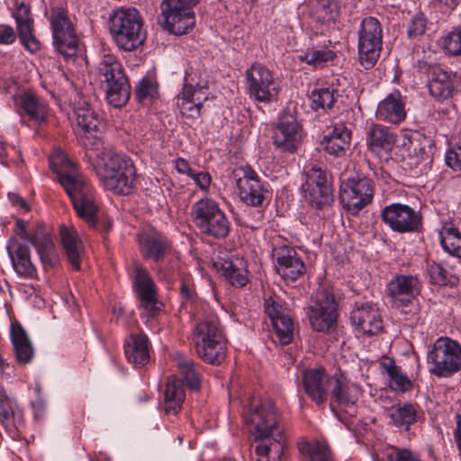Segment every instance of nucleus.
Wrapping results in <instances>:
<instances>
[{"instance_id":"nucleus-25","label":"nucleus","mask_w":461,"mask_h":461,"mask_svg":"<svg viewBox=\"0 0 461 461\" xmlns=\"http://www.w3.org/2000/svg\"><path fill=\"white\" fill-rule=\"evenodd\" d=\"M214 267L233 286L243 287L249 281L247 263L241 258H218Z\"/></svg>"},{"instance_id":"nucleus-30","label":"nucleus","mask_w":461,"mask_h":461,"mask_svg":"<svg viewBox=\"0 0 461 461\" xmlns=\"http://www.w3.org/2000/svg\"><path fill=\"white\" fill-rule=\"evenodd\" d=\"M350 140L351 133L345 126H335L324 135L322 140L323 149L330 155L341 157L348 149Z\"/></svg>"},{"instance_id":"nucleus-15","label":"nucleus","mask_w":461,"mask_h":461,"mask_svg":"<svg viewBox=\"0 0 461 461\" xmlns=\"http://www.w3.org/2000/svg\"><path fill=\"white\" fill-rule=\"evenodd\" d=\"M373 186L367 178L348 179L340 189V201L351 213L357 214L373 199Z\"/></svg>"},{"instance_id":"nucleus-32","label":"nucleus","mask_w":461,"mask_h":461,"mask_svg":"<svg viewBox=\"0 0 461 461\" xmlns=\"http://www.w3.org/2000/svg\"><path fill=\"white\" fill-rule=\"evenodd\" d=\"M59 234L68 262L75 270H79L82 244L77 230L62 226Z\"/></svg>"},{"instance_id":"nucleus-50","label":"nucleus","mask_w":461,"mask_h":461,"mask_svg":"<svg viewBox=\"0 0 461 461\" xmlns=\"http://www.w3.org/2000/svg\"><path fill=\"white\" fill-rule=\"evenodd\" d=\"M335 53L332 50L322 49V50H312L304 55H299L298 59L302 61H305L307 64L319 67L323 63L333 59Z\"/></svg>"},{"instance_id":"nucleus-3","label":"nucleus","mask_w":461,"mask_h":461,"mask_svg":"<svg viewBox=\"0 0 461 461\" xmlns=\"http://www.w3.org/2000/svg\"><path fill=\"white\" fill-rule=\"evenodd\" d=\"M109 32L116 46L124 51H132L146 40L143 20L134 7L118 8L109 16Z\"/></svg>"},{"instance_id":"nucleus-51","label":"nucleus","mask_w":461,"mask_h":461,"mask_svg":"<svg viewBox=\"0 0 461 461\" xmlns=\"http://www.w3.org/2000/svg\"><path fill=\"white\" fill-rule=\"evenodd\" d=\"M273 142L280 150H288V122L285 121V115L280 117L279 122L273 130Z\"/></svg>"},{"instance_id":"nucleus-45","label":"nucleus","mask_w":461,"mask_h":461,"mask_svg":"<svg viewBox=\"0 0 461 461\" xmlns=\"http://www.w3.org/2000/svg\"><path fill=\"white\" fill-rule=\"evenodd\" d=\"M440 243L449 255L461 258V234L453 226H444L440 231Z\"/></svg>"},{"instance_id":"nucleus-42","label":"nucleus","mask_w":461,"mask_h":461,"mask_svg":"<svg viewBox=\"0 0 461 461\" xmlns=\"http://www.w3.org/2000/svg\"><path fill=\"white\" fill-rule=\"evenodd\" d=\"M302 192L304 194L306 201L317 209L330 206L334 201L332 185H324L321 188L310 187L309 189L302 190Z\"/></svg>"},{"instance_id":"nucleus-29","label":"nucleus","mask_w":461,"mask_h":461,"mask_svg":"<svg viewBox=\"0 0 461 461\" xmlns=\"http://www.w3.org/2000/svg\"><path fill=\"white\" fill-rule=\"evenodd\" d=\"M185 399L184 382L176 376H170L164 392V409L167 414H176L182 409Z\"/></svg>"},{"instance_id":"nucleus-8","label":"nucleus","mask_w":461,"mask_h":461,"mask_svg":"<svg viewBox=\"0 0 461 461\" xmlns=\"http://www.w3.org/2000/svg\"><path fill=\"white\" fill-rule=\"evenodd\" d=\"M337 307L330 288L326 285H320L312 296V304L307 312L312 329L320 332L329 331L336 323Z\"/></svg>"},{"instance_id":"nucleus-27","label":"nucleus","mask_w":461,"mask_h":461,"mask_svg":"<svg viewBox=\"0 0 461 461\" xmlns=\"http://www.w3.org/2000/svg\"><path fill=\"white\" fill-rule=\"evenodd\" d=\"M19 106L31 121L41 124L49 114L46 102L32 92H24L19 96Z\"/></svg>"},{"instance_id":"nucleus-53","label":"nucleus","mask_w":461,"mask_h":461,"mask_svg":"<svg viewBox=\"0 0 461 461\" xmlns=\"http://www.w3.org/2000/svg\"><path fill=\"white\" fill-rule=\"evenodd\" d=\"M453 148L446 154V163L453 170H461V131L452 138Z\"/></svg>"},{"instance_id":"nucleus-36","label":"nucleus","mask_w":461,"mask_h":461,"mask_svg":"<svg viewBox=\"0 0 461 461\" xmlns=\"http://www.w3.org/2000/svg\"><path fill=\"white\" fill-rule=\"evenodd\" d=\"M382 372L389 377L390 387L394 391L406 392L411 388V382L402 371L401 367L396 366L393 359L383 357L379 362Z\"/></svg>"},{"instance_id":"nucleus-47","label":"nucleus","mask_w":461,"mask_h":461,"mask_svg":"<svg viewBox=\"0 0 461 461\" xmlns=\"http://www.w3.org/2000/svg\"><path fill=\"white\" fill-rule=\"evenodd\" d=\"M310 98L312 109H330L336 102L335 90L333 87L316 89L312 92Z\"/></svg>"},{"instance_id":"nucleus-59","label":"nucleus","mask_w":461,"mask_h":461,"mask_svg":"<svg viewBox=\"0 0 461 461\" xmlns=\"http://www.w3.org/2000/svg\"><path fill=\"white\" fill-rule=\"evenodd\" d=\"M305 273V266L299 258L290 254V280H295Z\"/></svg>"},{"instance_id":"nucleus-44","label":"nucleus","mask_w":461,"mask_h":461,"mask_svg":"<svg viewBox=\"0 0 461 461\" xmlns=\"http://www.w3.org/2000/svg\"><path fill=\"white\" fill-rule=\"evenodd\" d=\"M338 13L339 6L331 0H314L312 4V16L320 23L333 22Z\"/></svg>"},{"instance_id":"nucleus-62","label":"nucleus","mask_w":461,"mask_h":461,"mask_svg":"<svg viewBox=\"0 0 461 461\" xmlns=\"http://www.w3.org/2000/svg\"><path fill=\"white\" fill-rule=\"evenodd\" d=\"M175 167L180 174H185L187 176L193 174V169L191 168L188 161L185 158H178L176 159Z\"/></svg>"},{"instance_id":"nucleus-20","label":"nucleus","mask_w":461,"mask_h":461,"mask_svg":"<svg viewBox=\"0 0 461 461\" xmlns=\"http://www.w3.org/2000/svg\"><path fill=\"white\" fill-rule=\"evenodd\" d=\"M331 375L328 376L323 368L304 372L303 386L308 396L318 405L324 404L330 393Z\"/></svg>"},{"instance_id":"nucleus-19","label":"nucleus","mask_w":461,"mask_h":461,"mask_svg":"<svg viewBox=\"0 0 461 461\" xmlns=\"http://www.w3.org/2000/svg\"><path fill=\"white\" fill-rule=\"evenodd\" d=\"M21 43L32 53L40 50L41 43L34 35L31 8L25 3L17 5L13 13Z\"/></svg>"},{"instance_id":"nucleus-61","label":"nucleus","mask_w":461,"mask_h":461,"mask_svg":"<svg viewBox=\"0 0 461 461\" xmlns=\"http://www.w3.org/2000/svg\"><path fill=\"white\" fill-rule=\"evenodd\" d=\"M95 208L97 209V207L95 206ZM96 213H97V210L95 211V216H94V221L93 222H88L86 219L82 218L89 226L91 227H94V228H98V229H101L102 231L104 232H108L111 228H112V221L110 220H106V221H104L102 222H97L96 221Z\"/></svg>"},{"instance_id":"nucleus-40","label":"nucleus","mask_w":461,"mask_h":461,"mask_svg":"<svg viewBox=\"0 0 461 461\" xmlns=\"http://www.w3.org/2000/svg\"><path fill=\"white\" fill-rule=\"evenodd\" d=\"M418 417L417 408L411 403L393 407L390 412L392 423L406 431L409 430L411 424L418 420Z\"/></svg>"},{"instance_id":"nucleus-17","label":"nucleus","mask_w":461,"mask_h":461,"mask_svg":"<svg viewBox=\"0 0 461 461\" xmlns=\"http://www.w3.org/2000/svg\"><path fill=\"white\" fill-rule=\"evenodd\" d=\"M264 306L276 335L273 341L278 343L281 347H285L288 345V308L286 303L275 294L265 300Z\"/></svg>"},{"instance_id":"nucleus-28","label":"nucleus","mask_w":461,"mask_h":461,"mask_svg":"<svg viewBox=\"0 0 461 461\" xmlns=\"http://www.w3.org/2000/svg\"><path fill=\"white\" fill-rule=\"evenodd\" d=\"M124 353L128 361L134 366L146 365L149 360L148 337L142 333L131 335L125 342Z\"/></svg>"},{"instance_id":"nucleus-63","label":"nucleus","mask_w":461,"mask_h":461,"mask_svg":"<svg viewBox=\"0 0 461 461\" xmlns=\"http://www.w3.org/2000/svg\"><path fill=\"white\" fill-rule=\"evenodd\" d=\"M211 184V176L209 173L198 172V183L196 184L202 190H207Z\"/></svg>"},{"instance_id":"nucleus-31","label":"nucleus","mask_w":461,"mask_h":461,"mask_svg":"<svg viewBox=\"0 0 461 461\" xmlns=\"http://www.w3.org/2000/svg\"><path fill=\"white\" fill-rule=\"evenodd\" d=\"M28 242L37 250L42 263L50 260L53 251L52 239L43 223H37L29 230Z\"/></svg>"},{"instance_id":"nucleus-57","label":"nucleus","mask_w":461,"mask_h":461,"mask_svg":"<svg viewBox=\"0 0 461 461\" xmlns=\"http://www.w3.org/2000/svg\"><path fill=\"white\" fill-rule=\"evenodd\" d=\"M426 18L423 14H418L411 20L408 27V35L410 38H417L425 32Z\"/></svg>"},{"instance_id":"nucleus-64","label":"nucleus","mask_w":461,"mask_h":461,"mask_svg":"<svg viewBox=\"0 0 461 461\" xmlns=\"http://www.w3.org/2000/svg\"><path fill=\"white\" fill-rule=\"evenodd\" d=\"M15 227H16L17 235L22 240L28 241L30 233H29V230H26V222L23 221V220H17L15 221Z\"/></svg>"},{"instance_id":"nucleus-38","label":"nucleus","mask_w":461,"mask_h":461,"mask_svg":"<svg viewBox=\"0 0 461 461\" xmlns=\"http://www.w3.org/2000/svg\"><path fill=\"white\" fill-rule=\"evenodd\" d=\"M297 448L302 455L308 456L309 461H334L332 452L326 442H308L302 438L297 443Z\"/></svg>"},{"instance_id":"nucleus-39","label":"nucleus","mask_w":461,"mask_h":461,"mask_svg":"<svg viewBox=\"0 0 461 461\" xmlns=\"http://www.w3.org/2000/svg\"><path fill=\"white\" fill-rule=\"evenodd\" d=\"M176 361L186 385L194 391H198L200 389L201 379L197 365L188 357L179 353L176 355Z\"/></svg>"},{"instance_id":"nucleus-41","label":"nucleus","mask_w":461,"mask_h":461,"mask_svg":"<svg viewBox=\"0 0 461 461\" xmlns=\"http://www.w3.org/2000/svg\"><path fill=\"white\" fill-rule=\"evenodd\" d=\"M230 221L224 212L223 210L221 211L219 214L216 213V216L205 226V228L201 230V233L203 235L221 240H225L230 231Z\"/></svg>"},{"instance_id":"nucleus-18","label":"nucleus","mask_w":461,"mask_h":461,"mask_svg":"<svg viewBox=\"0 0 461 461\" xmlns=\"http://www.w3.org/2000/svg\"><path fill=\"white\" fill-rule=\"evenodd\" d=\"M237 187L240 199L247 205L257 207L263 204L267 190L250 167L244 169L243 176L237 179Z\"/></svg>"},{"instance_id":"nucleus-6","label":"nucleus","mask_w":461,"mask_h":461,"mask_svg":"<svg viewBox=\"0 0 461 461\" xmlns=\"http://www.w3.org/2000/svg\"><path fill=\"white\" fill-rule=\"evenodd\" d=\"M209 95L206 73L198 68H190L185 73L182 91L176 97L180 113L186 118H198Z\"/></svg>"},{"instance_id":"nucleus-22","label":"nucleus","mask_w":461,"mask_h":461,"mask_svg":"<svg viewBox=\"0 0 461 461\" xmlns=\"http://www.w3.org/2000/svg\"><path fill=\"white\" fill-rule=\"evenodd\" d=\"M6 249L17 275L30 278L36 275V267L32 262L31 249L28 245L17 241L14 238H11Z\"/></svg>"},{"instance_id":"nucleus-5","label":"nucleus","mask_w":461,"mask_h":461,"mask_svg":"<svg viewBox=\"0 0 461 461\" xmlns=\"http://www.w3.org/2000/svg\"><path fill=\"white\" fill-rule=\"evenodd\" d=\"M198 356L210 365H220L226 357V340L216 318L199 321L193 331Z\"/></svg>"},{"instance_id":"nucleus-7","label":"nucleus","mask_w":461,"mask_h":461,"mask_svg":"<svg viewBox=\"0 0 461 461\" xmlns=\"http://www.w3.org/2000/svg\"><path fill=\"white\" fill-rule=\"evenodd\" d=\"M429 373L448 376L461 369V346L447 337L438 338L427 354Z\"/></svg>"},{"instance_id":"nucleus-56","label":"nucleus","mask_w":461,"mask_h":461,"mask_svg":"<svg viewBox=\"0 0 461 461\" xmlns=\"http://www.w3.org/2000/svg\"><path fill=\"white\" fill-rule=\"evenodd\" d=\"M427 271L432 284L438 285H447V271L441 265L434 261L429 262Z\"/></svg>"},{"instance_id":"nucleus-26","label":"nucleus","mask_w":461,"mask_h":461,"mask_svg":"<svg viewBox=\"0 0 461 461\" xmlns=\"http://www.w3.org/2000/svg\"><path fill=\"white\" fill-rule=\"evenodd\" d=\"M406 117L405 106L398 91L389 94L376 109V118L391 123H400Z\"/></svg>"},{"instance_id":"nucleus-46","label":"nucleus","mask_w":461,"mask_h":461,"mask_svg":"<svg viewBox=\"0 0 461 461\" xmlns=\"http://www.w3.org/2000/svg\"><path fill=\"white\" fill-rule=\"evenodd\" d=\"M304 183L301 185V190H306L310 187L321 188L327 185H332L331 177L328 172L320 167L312 166L303 174Z\"/></svg>"},{"instance_id":"nucleus-48","label":"nucleus","mask_w":461,"mask_h":461,"mask_svg":"<svg viewBox=\"0 0 461 461\" xmlns=\"http://www.w3.org/2000/svg\"><path fill=\"white\" fill-rule=\"evenodd\" d=\"M134 94L139 102L157 98L158 95L157 81L151 77H143L135 86Z\"/></svg>"},{"instance_id":"nucleus-60","label":"nucleus","mask_w":461,"mask_h":461,"mask_svg":"<svg viewBox=\"0 0 461 461\" xmlns=\"http://www.w3.org/2000/svg\"><path fill=\"white\" fill-rule=\"evenodd\" d=\"M16 40V33L10 25L0 24V44H12Z\"/></svg>"},{"instance_id":"nucleus-12","label":"nucleus","mask_w":461,"mask_h":461,"mask_svg":"<svg viewBox=\"0 0 461 461\" xmlns=\"http://www.w3.org/2000/svg\"><path fill=\"white\" fill-rule=\"evenodd\" d=\"M382 221L392 230L398 233L419 232L422 229V215L412 207L393 203L381 212Z\"/></svg>"},{"instance_id":"nucleus-11","label":"nucleus","mask_w":461,"mask_h":461,"mask_svg":"<svg viewBox=\"0 0 461 461\" xmlns=\"http://www.w3.org/2000/svg\"><path fill=\"white\" fill-rule=\"evenodd\" d=\"M383 31L380 22L375 17H366L358 32V59L366 69L377 62L382 50Z\"/></svg>"},{"instance_id":"nucleus-49","label":"nucleus","mask_w":461,"mask_h":461,"mask_svg":"<svg viewBox=\"0 0 461 461\" xmlns=\"http://www.w3.org/2000/svg\"><path fill=\"white\" fill-rule=\"evenodd\" d=\"M272 257L275 263V270L284 282L286 283L288 276V247L286 245L275 247L272 251Z\"/></svg>"},{"instance_id":"nucleus-9","label":"nucleus","mask_w":461,"mask_h":461,"mask_svg":"<svg viewBox=\"0 0 461 461\" xmlns=\"http://www.w3.org/2000/svg\"><path fill=\"white\" fill-rule=\"evenodd\" d=\"M199 0H163L160 5L163 26L170 33L183 35L195 24L193 7Z\"/></svg>"},{"instance_id":"nucleus-34","label":"nucleus","mask_w":461,"mask_h":461,"mask_svg":"<svg viewBox=\"0 0 461 461\" xmlns=\"http://www.w3.org/2000/svg\"><path fill=\"white\" fill-rule=\"evenodd\" d=\"M11 338L17 361L21 364H27L31 362L34 355L33 348L28 335L21 324H12Z\"/></svg>"},{"instance_id":"nucleus-24","label":"nucleus","mask_w":461,"mask_h":461,"mask_svg":"<svg viewBox=\"0 0 461 461\" xmlns=\"http://www.w3.org/2000/svg\"><path fill=\"white\" fill-rule=\"evenodd\" d=\"M457 79L454 73L435 68L430 72L428 83L429 94L438 101L451 98L456 91Z\"/></svg>"},{"instance_id":"nucleus-4","label":"nucleus","mask_w":461,"mask_h":461,"mask_svg":"<svg viewBox=\"0 0 461 461\" xmlns=\"http://www.w3.org/2000/svg\"><path fill=\"white\" fill-rule=\"evenodd\" d=\"M97 79L105 91L106 99L114 107L125 105L131 97V86L124 68L117 58L104 55L97 67Z\"/></svg>"},{"instance_id":"nucleus-10","label":"nucleus","mask_w":461,"mask_h":461,"mask_svg":"<svg viewBox=\"0 0 461 461\" xmlns=\"http://www.w3.org/2000/svg\"><path fill=\"white\" fill-rule=\"evenodd\" d=\"M50 23L56 50L66 58L76 56L78 39L68 15V11L61 6L51 8Z\"/></svg>"},{"instance_id":"nucleus-58","label":"nucleus","mask_w":461,"mask_h":461,"mask_svg":"<svg viewBox=\"0 0 461 461\" xmlns=\"http://www.w3.org/2000/svg\"><path fill=\"white\" fill-rule=\"evenodd\" d=\"M388 461H420L419 456L406 448L394 447L387 455Z\"/></svg>"},{"instance_id":"nucleus-37","label":"nucleus","mask_w":461,"mask_h":461,"mask_svg":"<svg viewBox=\"0 0 461 461\" xmlns=\"http://www.w3.org/2000/svg\"><path fill=\"white\" fill-rule=\"evenodd\" d=\"M395 143V135L390 132L386 128L375 125L369 131L368 146L369 149L376 153L384 152L388 154Z\"/></svg>"},{"instance_id":"nucleus-33","label":"nucleus","mask_w":461,"mask_h":461,"mask_svg":"<svg viewBox=\"0 0 461 461\" xmlns=\"http://www.w3.org/2000/svg\"><path fill=\"white\" fill-rule=\"evenodd\" d=\"M140 246L143 256L147 258L158 261L167 249V242L160 233L157 231L144 232L140 237Z\"/></svg>"},{"instance_id":"nucleus-54","label":"nucleus","mask_w":461,"mask_h":461,"mask_svg":"<svg viewBox=\"0 0 461 461\" xmlns=\"http://www.w3.org/2000/svg\"><path fill=\"white\" fill-rule=\"evenodd\" d=\"M305 137L302 123L296 120L290 122V152L301 150Z\"/></svg>"},{"instance_id":"nucleus-16","label":"nucleus","mask_w":461,"mask_h":461,"mask_svg":"<svg viewBox=\"0 0 461 461\" xmlns=\"http://www.w3.org/2000/svg\"><path fill=\"white\" fill-rule=\"evenodd\" d=\"M249 94L259 102H269L276 97L279 87L269 69L259 64L246 72Z\"/></svg>"},{"instance_id":"nucleus-55","label":"nucleus","mask_w":461,"mask_h":461,"mask_svg":"<svg viewBox=\"0 0 461 461\" xmlns=\"http://www.w3.org/2000/svg\"><path fill=\"white\" fill-rule=\"evenodd\" d=\"M445 50L452 56L461 55V26L455 28L444 37Z\"/></svg>"},{"instance_id":"nucleus-21","label":"nucleus","mask_w":461,"mask_h":461,"mask_svg":"<svg viewBox=\"0 0 461 461\" xmlns=\"http://www.w3.org/2000/svg\"><path fill=\"white\" fill-rule=\"evenodd\" d=\"M350 320L360 331L366 335H375L383 328L379 311L372 303L357 306L351 312Z\"/></svg>"},{"instance_id":"nucleus-52","label":"nucleus","mask_w":461,"mask_h":461,"mask_svg":"<svg viewBox=\"0 0 461 461\" xmlns=\"http://www.w3.org/2000/svg\"><path fill=\"white\" fill-rule=\"evenodd\" d=\"M0 420L6 430L14 429V403L8 398L0 399Z\"/></svg>"},{"instance_id":"nucleus-1","label":"nucleus","mask_w":461,"mask_h":461,"mask_svg":"<svg viewBox=\"0 0 461 461\" xmlns=\"http://www.w3.org/2000/svg\"><path fill=\"white\" fill-rule=\"evenodd\" d=\"M50 166L58 174L59 182L71 199L77 215L93 222L96 211L93 190L73 162L66 153L59 150L50 157Z\"/></svg>"},{"instance_id":"nucleus-13","label":"nucleus","mask_w":461,"mask_h":461,"mask_svg":"<svg viewBox=\"0 0 461 461\" xmlns=\"http://www.w3.org/2000/svg\"><path fill=\"white\" fill-rule=\"evenodd\" d=\"M133 287L140 300L142 314L148 318L158 315L162 303L158 300L156 285L148 271L140 264L133 267Z\"/></svg>"},{"instance_id":"nucleus-35","label":"nucleus","mask_w":461,"mask_h":461,"mask_svg":"<svg viewBox=\"0 0 461 461\" xmlns=\"http://www.w3.org/2000/svg\"><path fill=\"white\" fill-rule=\"evenodd\" d=\"M221 211L217 202L211 198H203L193 204L191 215L195 226L201 231Z\"/></svg>"},{"instance_id":"nucleus-2","label":"nucleus","mask_w":461,"mask_h":461,"mask_svg":"<svg viewBox=\"0 0 461 461\" xmlns=\"http://www.w3.org/2000/svg\"><path fill=\"white\" fill-rule=\"evenodd\" d=\"M97 158L95 172L103 186L115 194H130L136 184V169L131 159L112 149H104Z\"/></svg>"},{"instance_id":"nucleus-23","label":"nucleus","mask_w":461,"mask_h":461,"mask_svg":"<svg viewBox=\"0 0 461 461\" xmlns=\"http://www.w3.org/2000/svg\"><path fill=\"white\" fill-rule=\"evenodd\" d=\"M387 289L394 302L406 305L419 294L420 284L417 276L398 275L388 283Z\"/></svg>"},{"instance_id":"nucleus-14","label":"nucleus","mask_w":461,"mask_h":461,"mask_svg":"<svg viewBox=\"0 0 461 461\" xmlns=\"http://www.w3.org/2000/svg\"><path fill=\"white\" fill-rule=\"evenodd\" d=\"M363 394L362 387L352 381L348 375L341 369H337L331 375L330 404L342 408L353 407Z\"/></svg>"},{"instance_id":"nucleus-43","label":"nucleus","mask_w":461,"mask_h":461,"mask_svg":"<svg viewBox=\"0 0 461 461\" xmlns=\"http://www.w3.org/2000/svg\"><path fill=\"white\" fill-rule=\"evenodd\" d=\"M77 122L86 133L97 132L100 120L91 105L86 102L75 109Z\"/></svg>"}]
</instances>
